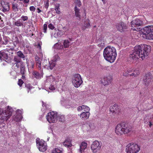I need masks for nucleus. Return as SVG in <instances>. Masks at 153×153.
Segmentation results:
<instances>
[{
	"mask_svg": "<svg viewBox=\"0 0 153 153\" xmlns=\"http://www.w3.org/2000/svg\"><path fill=\"white\" fill-rule=\"evenodd\" d=\"M22 114V111L21 110H17V114H20V116H21Z\"/></svg>",
	"mask_w": 153,
	"mask_h": 153,
	"instance_id": "55",
	"label": "nucleus"
},
{
	"mask_svg": "<svg viewBox=\"0 0 153 153\" xmlns=\"http://www.w3.org/2000/svg\"><path fill=\"white\" fill-rule=\"evenodd\" d=\"M57 113L54 111L49 112L46 116L47 120L50 123H55L57 121Z\"/></svg>",
	"mask_w": 153,
	"mask_h": 153,
	"instance_id": "8",
	"label": "nucleus"
},
{
	"mask_svg": "<svg viewBox=\"0 0 153 153\" xmlns=\"http://www.w3.org/2000/svg\"><path fill=\"white\" fill-rule=\"evenodd\" d=\"M72 82L75 87H79L83 82L80 75L79 74H75L72 79Z\"/></svg>",
	"mask_w": 153,
	"mask_h": 153,
	"instance_id": "7",
	"label": "nucleus"
},
{
	"mask_svg": "<svg viewBox=\"0 0 153 153\" xmlns=\"http://www.w3.org/2000/svg\"><path fill=\"white\" fill-rule=\"evenodd\" d=\"M144 122L145 124L148 125L150 128L153 125V121H144Z\"/></svg>",
	"mask_w": 153,
	"mask_h": 153,
	"instance_id": "40",
	"label": "nucleus"
},
{
	"mask_svg": "<svg viewBox=\"0 0 153 153\" xmlns=\"http://www.w3.org/2000/svg\"><path fill=\"white\" fill-rule=\"evenodd\" d=\"M59 59V57L58 55H55L52 58L51 61L55 62Z\"/></svg>",
	"mask_w": 153,
	"mask_h": 153,
	"instance_id": "37",
	"label": "nucleus"
},
{
	"mask_svg": "<svg viewBox=\"0 0 153 153\" xmlns=\"http://www.w3.org/2000/svg\"><path fill=\"white\" fill-rule=\"evenodd\" d=\"M139 74L140 72L138 70H134L133 71L132 73L130 74V76H133L135 77L138 75Z\"/></svg>",
	"mask_w": 153,
	"mask_h": 153,
	"instance_id": "35",
	"label": "nucleus"
},
{
	"mask_svg": "<svg viewBox=\"0 0 153 153\" xmlns=\"http://www.w3.org/2000/svg\"><path fill=\"white\" fill-rule=\"evenodd\" d=\"M150 46L145 44L136 45L134 48L133 53L130 55L129 58L136 60L139 58L143 60L148 56L151 51Z\"/></svg>",
	"mask_w": 153,
	"mask_h": 153,
	"instance_id": "1",
	"label": "nucleus"
},
{
	"mask_svg": "<svg viewBox=\"0 0 153 153\" xmlns=\"http://www.w3.org/2000/svg\"><path fill=\"white\" fill-rule=\"evenodd\" d=\"M103 56L106 60L111 63L113 62L117 56L116 50L114 47L108 46L104 50Z\"/></svg>",
	"mask_w": 153,
	"mask_h": 153,
	"instance_id": "2",
	"label": "nucleus"
},
{
	"mask_svg": "<svg viewBox=\"0 0 153 153\" xmlns=\"http://www.w3.org/2000/svg\"><path fill=\"white\" fill-rule=\"evenodd\" d=\"M20 19L15 22L14 25L17 27H21L23 25L22 22L20 21Z\"/></svg>",
	"mask_w": 153,
	"mask_h": 153,
	"instance_id": "34",
	"label": "nucleus"
},
{
	"mask_svg": "<svg viewBox=\"0 0 153 153\" xmlns=\"http://www.w3.org/2000/svg\"><path fill=\"white\" fill-rule=\"evenodd\" d=\"M8 57L7 53L4 52L0 51V60L1 61H3L4 59H7Z\"/></svg>",
	"mask_w": 153,
	"mask_h": 153,
	"instance_id": "21",
	"label": "nucleus"
},
{
	"mask_svg": "<svg viewBox=\"0 0 153 153\" xmlns=\"http://www.w3.org/2000/svg\"><path fill=\"white\" fill-rule=\"evenodd\" d=\"M74 11L75 12V15L76 16L80 18L81 17V15L80 14V9L78 8L77 7H76V6L74 7Z\"/></svg>",
	"mask_w": 153,
	"mask_h": 153,
	"instance_id": "27",
	"label": "nucleus"
},
{
	"mask_svg": "<svg viewBox=\"0 0 153 153\" xmlns=\"http://www.w3.org/2000/svg\"><path fill=\"white\" fill-rule=\"evenodd\" d=\"M42 43L41 42H39L37 44V48H39L40 50L41 49V45Z\"/></svg>",
	"mask_w": 153,
	"mask_h": 153,
	"instance_id": "50",
	"label": "nucleus"
},
{
	"mask_svg": "<svg viewBox=\"0 0 153 153\" xmlns=\"http://www.w3.org/2000/svg\"><path fill=\"white\" fill-rule=\"evenodd\" d=\"M25 87L27 89V92L29 93L30 91V93H31V90L33 88V87L32 85L29 84H26L25 85Z\"/></svg>",
	"mask_w": 153,
	"mask_h": 153,
	"instance_id": "36",
	"label": "nucleus"
},
{
	"mask_svg": "<svg viewBox=\"0 0 153 153\" xmlns=\"http://www.w3.org/2000/svg\"><path fill=\"white\" fill-rule=\"evenodd\" d=\"M27 64H28V65H31V67L32 68H33L34 67V61H33V60H30V62H29L28 63H27Z\"/></svg>",
	"mask_w": 153,
	"mask_h": 153,
	"instance_id": "44",
	"label": "nucleus"
},
{
	"mask_svg": "<svg viewBox=\"0 0 153 153\" xmlns=\"http://www.w3.org/2000/svg\"><path fill=\"white\" fill-rule=\"evenodd\" d=\"M33 33L30 34L29 35L27 34V36H30V37H32L33 36Z\"/></svg>",
	"mask_w": 153,
	"mask_h": 153,
	"instance_id": "63",
	"label": "nucleus"
},
{
	"mask_svg": "<svg viewBox=\"0 0 153 153\" xmlns=\"http://www.w3.org/2000/svg\"><path fill=\"white\" fill-rule=\"evenodd\" d=\"M110 111L113 113H116L118 111L117 105L115 104L112 107L111 106L110 108Z\"/></svg>",
	"mask_w": 153,
	"mask_h": 153,
	"instance_id": "22",
	"label": "nucleus"
},
{
	"mask_svg": "<svg viewBox=\"0 0 153 153\" xmlns=\"http://www.w3.org/2000/svg\"><path fill=\"white\" fill-rule=\"evenodd\" d=\"M21 18L24 22L26 21L28 19V17L27 16H22Z\"/></svg>",
	"mask_w": 153,
	"mask_h": 153,
	"instance_id": "47",
	"label": "nucleus"
},
{
	"mask_svg": "<svg viewBox=\"0 0 153 153\" xmlns=\"http://www.w3.org/2000/svg\"><path fill=\"white\" fill-rule=\"evenodd\" d=\"M76 6L79 7L81 5V2L80 0H76L75 2Z\"/></svg>",
	"mask_w": 153,
	"mask_h": 153,
	"instance_id": "45",
	"label": "nucleus"
},
{
	"mask_svg": "<svg viewBox=\"0 0 153 153\" xmlns=\"http://www.w3.org/2000/svg\"><path fill=\"white\" fill-rule=\"evenodd\" d=\"M13 61L14 62L12 63V67L14 70L19 67L21 65V64L24 63L22 62L21 59L18 56H14Z\"/></svg>",
	"mask_w": 153,
	"mask_h": 153,
	"instance_id": "11",
	"label": "nucleus"
},
{
	"mask_svg": "<svg viewBox=\"0 0 153 153\" xmlns=\"http://www.w3.org/2000/svg\"><path fill=\"white\" fill-rule=\"evenodd\" d=\"M153 25L145 27L141 30L143 38L149 40L153 39Z\"/></svg>",
	"mask_w": 153,
	"mask_h": 153,
	"instance_id": "4",
	"label": "nucleus"
},
{
	"mask_svg": "<svg viewBox=\"0 0 153 153\" xmlns=\"http://www.w3.org/2000/svg\"><path fill=\"white\" fill-rule=\"evenodd\" d=\"M87 144L85 142H82L80 146L79 152L80 153H82L84 152V150L86 148Z\"/></svg>",
	"mask_w": 153,
	"mask_h": 153,
	"instance_id": "23",
	"label": "nucleus"
},
{
	"mask_svg": "<svg viewBox=\"0 0 153 153\" xmlns=\"http://www.w3.org/2000/svg\"><path fill=\"white\" fill-rule=\"evenodd\" d=\"M83 110L84 111H88L90 110V108L88 107L86 105H82V110Z\"/></svg>",
	"mask_w": 153,
	"mask_h": 153,
	"instance_id": "42",
	"label": "nucleus"
},
{
	"mask_svg": "<svg viewBox=\"0 0 153 153\" xmlns=\"http://www.w3.org/2000/svg\"><path fill=\"white\" fill-rule=\"evenodd\" d=\"M19 75H22V79L25 80L26 79V77L25 76V74H20Z\"/></svg>",
	"mask_w": 153,
	"mask_h": 153,
	"instance_id": "57",
	"label": "nucleus"
},
{
	"mask_svg": "<svg viewBox=\"0 0 153 153\" xmlns=\"http://www.w3.org/2000/svg\"><path fill=\"white\" fill-rule=\"evenodd\" d=\"M152 77L150 73L146 74L143 78V84L146 86H148L150 85L151 84Z\"/></svg>",
	"mask_w": 153,
	"mask_h": 153,
	"instance_id": "12",
	"label": "nucleus"
},
{
	"mask_svg": "<svg viewBox=\"0 0 153 153\" xmlns=\"http://www.w3.org/2000/svg\"><path fill=\"white\" fill-rule=\"evenodd\" d=\"M35 60L38 68L39 70L41 69V65L39 58L37 56H35Z\"/></svg>",
	"mask_w": 153,
	"mask_h": 153,
	"instance_id": "25",
	"label": "nucleus"
},
{
	"mask_svg": "<svg viewBox=\"0 0 153 153\" xmlns=\"http://www.w3.org/2000/svg\"><path fill=\"white\" fill-rule=\"evenodd\" d=\"M32 77L33 78H36L37 79H41L43 77V73H41L40 74L37 71H33L32 73Z\"/></svg>",
	"mask_w": 153,
	"mask_h": 153,
	"instance_id": "17",
	"label": "nucleus"
},
{
	"mask_svg": "<svg viewBox=\"0 0 153 153\" xmlns=\"http://www.w3.org/2000/svg\"><path fill=\"white\" fill-rule=\"evenodd\" d=\"M36 143L37 146L40 151L44 152L47 150V143L44 141L40 139H36Z\"/></svg>",
	"mask_w": 153,
	"mask_h": 153,
	"instance_id": "10",
	"label": "nucleus"
},
{
	"mask_svg": "<svg viewBox=\"0 0 153 153\" xmlns=\"http://www.w3.org/2000/svg\"><path fill=\"white\" fill-rule=\"evenodd\" d=\"M37 12L38 13H39L42 12L41 10H40L39 8H37Z\"/></svg>",
	"mask_w": 153,
	"mask_h": 153,
	"instance_id": "61",
	"label": "nucleus"
},
{
	"mask_svg": "<svg viewBox=\"0 0 153 153\" xmlns=\"http://www.w3.org/2000/svg\"><path fill=\"white\" fill-rule=\"evenodd\" d=\"M14 71L19 74H26V69L25 64H21L19 67L15 69Z\"/></svg>",
	"mask_w": 153,
	"mask_h": 153,
	"instance_id": "13",
	"label": "nucleus"
},
{
	"mask_svg": "<svg viewBox=\"0 0 153 153\" xmlns=\"http://www.w3.org/2000/svg\"><path fill=\"white\" fill-rule=\"evenodd\" d=\"M133 70L131 68H129L127 69L125 72L123 73V75L124 76H130V74L131 73H132Z\"/></svg>",
	"mask_w": 153,
	"mask_h": 153,
	"instance_id": "28",
	"label": "nucleus"
},
{
	"mask_svg": "<svg viewBox=\"0 0 153 153\" xmlns=\"http://www.w3.org/2000/svg\"><path fill=\"white\" fill-rule=\"evenodd\" d=\"M7 51H11V52H10L12 54H13V50H14V48H11L10 49H7Z\"/></svg>",
	"mask_w": 153,
	"mask_h": 153,
	"instance_id": "53",
	"label": "nucleus"
},
{
	"mask_svg": "<svg viewBox=\"0 0 153 153\" xmlns=\"http://www.w3.org/2000/svg\"><path fill=\"white\" fill-rule=\"evenodd\" d=\"M55 10L56 11V13L57 14H59L60 13V9L59 6V5H56L55 7Z\"/></svg>",
	"mask_w": 153,
	"mask_h": 153,
	"instance_id": "43",
	"label": "nucleus"
},
{
	"mask_svg": "<svg viewBox=\"0 0 153 153\" xmlns=\"http://www.w3.org/2000/svg\"><path fill=\"white\" fill-rule=\"evenodd\" d=\"M54 37L56 38L58 37V36L57 35V34H56V33H55L54 35Z\"/></svg>",
	"mask_w": 153,
	"mask_h": 153,
	"instance_id": "64",
	"label": "nucleus"
},
{
	"mask_svg": "<svg viewBox=\"0 0 153 153\" xmlns=\"http://www.w3.org/2000/svg\"><path fill=\"white\" fill-rule=\"evenodd\" d=\"M30 0H23V2L25 4L28 3Z\"/></svg>",
	"mask_w": 153,
	"mask_h": 153,
	"instance_id": "59",
	"label": "nucleus"
},
{
	"mask_svg": "<svg viewBox=\"0 0 153 153\" xmlns=\"http://www.w3.org/2000/svg\"><path fill=\"white\" fill-rule=\"evenodd\" d=\"M45 7L46 8H48V3H46V4H45Z\"/></svg>",
	"mask_w": 153,
	"mask_h": 153,
	"instance_id": "60",
	"label": "nucleus"
},
{
	"mask_svg": "<svg viewBox=\"0 0 153 153\" xmlns=\"http://www.w3.org/2000/svg\"><path fill=\"white\" fill-rule=\"evenodd\" d=\"M13 42L14 47H16L19 43L18 38L16 36L13 37Z\"/></svg>",
	"mask_w": 153,
	"mask_h": 153,
	"instance_id": "29",
	"label": "nucleus"
},
{
	"mask_svg": "<svg viewBox=\"0 0 153 153\" xmlns=\"http://www.w3.org/2000/svg\"><path fill=\"white\" fill-rule=\"evenodd\" d=\"M48 27L49 28L52 30L54 29L55 28V27L54 25L51 23H50L48 25Z\"/></svg>",
	"mask_w": 153,
	"mask_h": 153,
	"instance_id": "49",
	"label": "nucleus"
},
{
	"mask_svg": "<svg viewBox=\"0 0 153 153\" xmlns=\"http://www.w3.org/2000/svg\"><path fill=\"white\" fill-rule=\"evenodd\" d=\"M18 4L16 3L12 4V8L14 11L15 12L18 11Z\"/></svg>",
	"mask_w": 153,
	"mask_h": 153,
	"instance_id": "39",
	"label": "nucleus"
},
{
	"mask_svg": "<svg viewBox=\"0 0 153 153\" xmlns=\"http://www.w3.org/2000/svg\"><path fill=\"white\" fill-rule=\"evenodd\" d=\"M4 112V111L2 108H0V116H1Z\"/></svg>",
	"mask_w": 153,
	"mask_h": 153,
	"instance_id": "54",
	"label": "nucleus"
},
{
	"mask_svg": "<svg viewBox=\"0 0 153 153\" xmlns=\"http://www.w3.org/2000/svg\"><path fill=\"white\" fill-rule=\"evenodd\" d=\"M90 26V24L89 23H88L87 24H86V26H85V27H86V28H88L89 27V26Z\"/></svg>",
	"mask_w": 153,
	"mask_h": 153,
	"instance_id": "62",
	"label": "nucleus"
},
{
	"mask_svg": "<svg viewBox=\"0 0 153 153\" xmlns=\"http://www.w3.org/2000/svg\"><path fill=\"white\" fill-rule=\"evenodd\" d=\"M23 83V82L21 79L19 80L18 84L20 86H21Z\"/></svg>",
	"mask_w": 153,
	"mask_h": 153,
	"instance_id": "48",
	"label": "nucleus"
},
{
	"mask_svg": "<svg viewBox=\"0 0 153 153\" xmlns=\"http://www.w3.org/2000/svg\"><path fill=\"white\" fill-rule=\"evenodd\" d=\"M51 153H63L62 150H60L58 148H56L52 151Z\"/></svg>",
	"mask_w": 153,
	"mask_h": 153,
	"instance_id": "38",
	"label": "nucleus"
},
{
	"mask_svg": "<svg viewBox=\"0 0 153 153\" xmlns=\"http://www.w3.org/2000/svg\"><path fill=\"white\" fill-rule=\"evenodd\" d=\"M36 8L33 6H31L30 7V10L31 11L34 12Z\"/></svg>",
	"mask_w": 153,
	"mask_h": 153,
	"instance_id": "52",
	"label": "nucleus"
},
{
	"mask_svg": "<svg viewBox=\"0 0 153 153\" xmlns=\"http://www.w3.org/2000/svg\"><path fill=\"white\" fill-rule=\"evenodd\" d=\"M143 23V22L139 19H136L131 22V26L133 27L141 26Z\"/></svg>",
	"mask_w": 153,
	"mask_h": 153,
	"instance_id": "15",
	"label": "nucleus"
},
{
	"mask_svg": "<svg viewBox=\"0 0 153 153\" xmlns=\"http://www.w3.org/2000/svg\"><path fill=\"white\" fill-rule=\"evenodd\" d=\"M132 130V127L128 124L125 123H122L117 124L115 128L116 134L119 135L128 134Z\"/></svg>",
	"mask_w": 153,
	"mask_h": 153,
	"instance_id": "3",
	"label": "nucleus"
},
{
	"mask_svg": "<svg viewBox=\"0 0 153 153\" xmlns=\"http://www.w3.org/2000/svg\"><path fill=\"white\" fill-rule=\"evenodd\" d=\"M55 80L54 78L52 76H50L47 77L46 81L48 82H51Z\"/></svg>",
	"mask_w": 153,
	"mask_h": 153,
	"instance_id": "33",
	"label": "nucleus"
},
{
	"mask_svg": "<svg viewBox=\"0 0 153 153\" xmlns=\"http://www.w3.org/2000/svg\"><path fill=\"white\" fill-rule=\"evenodd\" d=\"M90 114L88 111L83 112L80 114V117L82 120H85L88 118Z\"/></svg>",
	"mask_w": 153,
	"mask_h": 153,
	"instance_id": "20",
	"label": "nucleus"
},
{
	"mask_svg": "<svg viewBox=\"0 0 153 153\" xmlns=\"http://www.w3.org/2000/svg\"><path fill=\"white\" fill-rule=\"evenodd\" d=\"M116 28L118 30L122 32L127 29V27L124 22H120L117 24Z\"/></svg>",
	"mask_w": 153,
	"mask_h": 153,
	"instance_id": "16",
	"label": "nucleus"
},
{
	"mask_svg": "<svg viewBox=\"0 0 153 153\" xmlns=\"http://www.w3.org/2000/svg\"><path fill=\"white\" fill-rule=\"evenodd\" d=\"M17 56H18L20 58H22L24 60L25 59V56L23 53L21 51H18L17 53Z\"/></svg>",
	"mask_w": 153,
	"mask_h": 153,
	"instance_id": "32",
	"label": "nucleus"
},
{
	"mask_svg": "<svg viewBox=\"0 0 153 153\" xmlns=\"http://www.w3.org/2000/svg\"><path fill=\"white\" fill-rule=\"evenodd\" d=\"M49 88L51 91H53L55 89V87L53 85H51L49 87Z\"/></svg>",
	"mask_w": 153,
	"mask_h": 153,
	"instance_id": "51",
	"label": "nucleus"
},
{
	"mask_svg": "<svg viewBox=\"0 0 153 153\" xmlns=\"http://www.w3.org/2000/svg\"><path fill=\"white\" fill-rule=\"evenodd\" d=\"M77 110L78 111H81L82 110V105L79 106L77 108Z\"/></svg>",
	"mask_w": 153,
	"mask_h": 153,
	"instance_id": "56",
	"label": "nucleus"
},
{
	"mask_svg": "<svg viewBox=\"0 0 153 153\" xmlns=\"http://www.w3.org/2000/svg\"><path fill=\"white\" fill-rule=\"evenodd\" d=\"M47 28V25L46 24H44L43 25V32L44 33H46V30Z\"/></svg>",
	"mask_w": 153,
	"mask_h": 153,
	"instance_id": "46",
	"label": "nucleus"
},
{
	"mask_svg": "<svg viewBox=\"0 0 153 153\" xmlns=\"http://www.w3.org/2000/svg\"><path fill=\"white\" fill-rule=\"evenodd\" d=\"M58 117H59L58 119L59 121H61L62 122L65 121V117L64 115H60L59 116V117L58 116Z\"/></svg>",
	"mask_w": 153,
	"mask_h": 153,
	"instance_id": "41",
	"label": "nucleus"
},
{
	"mask_svg": "<svg viewBox=\"0 0 153 153\" xmlns=\"http://www.w3.org/2000/svg\"><path fill=\"white\" fill-rule=\"evenodd\" d=\"M112 81V78L110 76H104L101 80V82L102 85L105 86L110 84Z\"/></svg>",
	"mask_w": 153,
	"mask_h": 153,
	"instance_id": "14",
	"label": "nucleus"
},
{
	"mask_svg": "<svg viewBox=\"0 0 153 153\" xmlns=\"http://www.w3.org/2000/svg\"><path fill=\"white\" fill-rule=\"evenodd\" d=\"M1 4L3 7L2 10L3 12H6L9 10V7L8 3H5L4 1H1Z\"/></svg>",
	"mask_w": 153,
	"mask_h": 153,
	"instance_id": "19",
	"label": "nucleus"
},
{
	"mask_svg": "<svg viewBox=\"0 0 153 153\" xmlns=\"http://www.w3.org/2000/svg\"><path fill=\"white\" fill-rule=\"evenodd\" d=\"M53 48L57 50H61L63 49V45L60 43H57L54 45Z\"/></svg>",
	"mask_w": 153,
	"mask_h": 153,
	"instance_id": "26",
	"label": "nucleus"
},
{
	"mask_svg": "<svg viewBox=\"0 0 153 153\" xmlns=\"http://www.w3.org/2000/svg\"><path fill=\"white\" fill-rule=\"evenodd\" d=\"M71 142V140L69 138H68L63 143V144L65 147L70 148L72 145Z\"/></svg>",
	"mask_w": 153,
	"mask_h": 153,
	"instance_id": "24",
	"label": "nucleus"
},
{
	"mask_svg": "<svg viewBox=\"0 0 153 153\" xmlns=\"http://www.w3.org/2000/svg\"><path fill=\"white\" fill-rule=\"evenodd\" d=\"M55 62L51 61V62H49L48 65L44 64L43 66L44 68H46L48 70H52L53 68L55 66Z\"/></svg>",
	"mask_w": 153,
	"mask_h": 153,
	"instance_id": "18",
	"label": "nucleus"
},
{
	"mask_svg": "<svg viewBox=\"0 0 153 153\" xmlns=\"http://www.w3.org/2000/svg\"><path fill=\"white\" fill-rule=\"evenodd\" d=\"M42 106L43 107L45 106L46 108L47 109H48V108H47V107L46 105V104L45 103V102L43 101H42Z\"/></svg>",
	"mask_w": 153,
	"mask_h": 153,
	"instance_id": "58",
	"label": "nucleus"
},
{
	"mask_svg": "<svg viewBox=\"0 0 153 153\" xmlns=\"http://www.w3.org/2000/svg\"><path fill=\"white\" fill-rule=\"evenodd\" d=\"M140 150V147L137 144L133 143L128 144L126 147V153H137Z\"/></svg>",
	"mask_w": 153,
	"mask_h": 153,
	"instance_id": "5",
	"label": "nucleus"
},
{
	"mask_svg": "<svg viewBox=\"0 0 153 153\" xmlns=\"http://www.w3.org/2000/svg\"><path fill=\"white\" fill-rule=\"evenodd\" d=\"M22 118V116L20 114H16L14 117H13V120H14L16 122H19L21 120Z\"/></svg>",
	"mask_w": 153,
	"mask_h": 153,
	"instance_id": "30",
	"label": "nucleus"
},
{
	"mask_svg": "<svg viewBox=\"0 0 153 153\" xmlns=\"http://www.w3.org/2000/svg\"><path fill=\"white\" fill-rule=\"evenodd\" d=\"M70 42L68 40H65L63 43V48H67L69 47L70 45Z\"/></svg>",
	"mask_w": 153,
	"mask_h": 153,
	"instance_id": "31",
	"label": "nucleus"
},
{
	"mask_svg": "<svg viewBox=\"0 0 153 153\" xmlns=\"http://www.w3.org/2000/svg\"><path fill=\"white\" fill-rule=\"evenodd\" d=\"M102 146V143L97 140L94 141L91 146V149L93 153L99 152Z\"/></svg>",
	"mask_w": 153,
	"mask_h": 153,
	"instance_id": "9",
	"label": "nucleus"
},
{
	"mask_svg": "<svg viewBox=\"0 0 153 153\" xmlns=\"http://www.w3.org/2000/svg\"><path fill=\"white\" fill-rule=\"evenodd\" d=\"M11 107L7 106L2 116H0V121L2 122H7L10 117L12 115V112L10 110Z\"/></svg>",
	"mask_w": 153,
	"mask_h": 153,
	"instance_id": "6",
	"label": "nucleus"
}]
</instances>
